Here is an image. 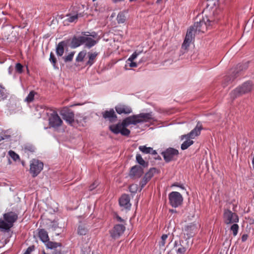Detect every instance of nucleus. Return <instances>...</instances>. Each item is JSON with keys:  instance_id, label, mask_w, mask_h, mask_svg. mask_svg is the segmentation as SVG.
I'll return each instance as SVG.
<instances>
[{"instance_id": "1", "label": "nucleus", "mask_w": 254, "mask_h": 254, "mask_svg": "<svg viewBox=\"0 0 254 254\" xmlns=\"http://www.w3.org/2000/svg\"><path fill=\"white\" fill-rule=\"evenodd\" d=\"M153 119L152 112L134 115L126 118L122 123L110 125L109 129L115 134L121 133L123 136H128L130 131L127 127L130 125H135L138 123L147 122Z\"/></svg>"}, {"instance_id": "2", "label": "nucleus", "mask_w": 254, "mask_h": 254, "mask_svg": "<svg viewBox=\"0 0 254 254\" xmlns=\"http://www.w3.org/2000/svg\"><path fill=\"white\" fill-rule=\"evenodd\" d=\"M253 83L251 81H247L232 90L230 95L232 98L235 99L251 92L253 88Z\"/></svg>"}, {"instance_id": "3", "label": "nucleus", "mask_w": 254, "mask_h": 254, "mask_svg": "<svg viewBox=\"0 0 254 254\" xmlns=\"http://www.w3.org/2000/svg\"><path fill=\"white\" fill-rule=\"evenodd\" d=\"M39 237L44 243L47 249L51 250L61 247L60 243L53 242L49 241V238L47 232L44 229H40L39 231Z\"/></svg>"}, {"instance_id": "4", "label": "nucleus", "mask_w": 254, "mask_h": 254, "mask_svg": "<svg viewBox=\"0 0 254 254\" xmlns=\"http://www.w3.org/2000/svg\"><path fill=\"white\" fill-rule=\"evenodd\" d=\"M210 21L207 18L200 19L199 21L195 22L193 26L191 27H194V30L196 33H204L207 31L208 26L210 25Z\"/></svg>"}, {"instance_id": "5", "label": "nucleus", "mask_w": 254, "mask_h": 254, "mask_svg": "<svg viewBox=\"0 0 254 254\" xmlns=\"http://www.w3.org/2000/svg\"><path fill=\"white\" fill-rule=\"evenodd\" d=\"M49 124L50 127L58 129L63 124V121L56 111H52L49 116Z\"/></svg>"}, {"instance_id": "6", "label": "nucleus", "mask_w": 254, "mask_h": 254, "mask_svg": "<svg viewBox=\"0 0 254 254\" xmlns=\"http://www.w3.org/2000/svg\"><path fill=\"white\" fill-rule=\"evenodd\" d=\"M43 162L37 159H33L30 162V173L33 177H36L43 170Z\"/></svg>"}, {"instance_id": "7", "label": "nucleus", "mask_w": 254, "mask_h": 254, "mask_svg": "<svg viewBox=\"0 0 254 254\" xmlns=\"http://www.w3.org/2000/svg\"><path fill=\"white\" fill-rule=\"evenodd\" d=\"M169 200L170 205L176 208L182 204L183 197L180 192L172 191L169 194Z\"/></svg>"}, {"instance_id": "8", "label": "nucleus", "mask_w": 254, "mask_h": 254, "mask_svg": "<svg viewBox=\"0 0 254 254\" xmlns=\"http://www.w3.org/2000/svg\"><path fill=\"white\" fill-rule=\"evenodd\" d=\"M60 114L68 125H73L74 122V114L72 111L65 107L61 111Z\"/></svg>"}, {"instance_id": "9", "label": "nucleus", "mask_w": 254, "mask_h": 254, "mask_svg": "<svg viewBox=\"0 0 254 254\" xmlns=\"http://www.w3.org/2000/svg\"><path fill=\"white\" fill-rule=\"evenodd\" d=\"M196 33L195 32L194 30V27H190L187 31L185 39L182 45V49L184 50H187L188 49L194 39L195 34Z\"/></svg>"}, {"instance_id": "10", "label": "nucleus", "mask_w": 254, "mask_h": 254, "mask_svg": "<svg viewBox=\"0 0 254 254\" xmlns=\"http://www.w3.org/2000/svg\"><path fill=\"white\" fill-rule=\"evenodd\" d=\"M223 218L224 222L227 224L237 223L239 221L237 214L228 209L224 210Z\"/></svg>"}, {"instance_id": "11", "label": "nucleus", "mask_w": 254, "mask_h": 254, "mask_svg": "<svg viewBox=\"0 0 254 254\" xmlns=\"http://www.w3.org/2000/svg\"><path fill=\"white\" fill-rule=\"evenodd\" d=\"M166 162H169L175 159L179 154L178 150L173 148H169L161 153Z\"/></svg>"}, {"instance_id": "12", "label": "nucleus", "mask_w": 254, "mask_h": 254, "mask_svg": "<svg viewBox=\"0 0 254 254\" xmlns=\"http://www.w3.org/2000/svg\"><path fill=\"white\" fill-rule=\"evenodd\" d=\"M198 227L196 224L194 223H190V224L185 226L183 230L184 235L187 236V238L189 239L193 237L198 232Z\"/></svg>"}, {"instance_id": "13", "label": "nucleus", "mask_w": 254, "mask_h": 254, "mask_svg": "<svg viewBox=\"0 0 254 254\" xmlns=\"http://www.w3.org/2000/svg\"><path fill=\"white\" fill-rule=\"evenodd\" d=\"M125 226L123 224L116 225L110 231L111 236L114 239L119 238L124 232Z\"/></svg>"}, {"instance_id": "14", "label": "nucleus", "mask_w": 254, "mask_h": 254, "mask_svg": "<svg viewBox=\"0 0 254 254\" xmlns=\"http://www.w3.org/2000/svg\"><path fill=\"white\" fill-rule=\"evenodd\" d=\"M17 215L13 212H9L3 215V218L9 229L12 227L13 223L17 220Z\"/></svg>"}, {"instance_id": "15", "label": "nucleus", "mask_w": 254, "mask_h": 254, "mask_svg": "<svg viewBox=\"0 0 254 254\" xmlns=\"http://www.w3.org/2000/svg\"><path fill=\"white\" fill-rule=\"evenodd\" d=\"M201 129V125H199V124H197L193 129H192L189 133L183 135L182 138V139L189 138L193 139L195 136L200 134Z\"/></svg>"}, {"instance_id": "16", "label": "nucleus", "mask_w": 254, "mask_h": 254, "mask_svg": "<svg viewBox=\"0 0 254 254\" xmlns=\"http://www.w3.org/2000/svg\"><path fill=\"white\" fill-rule=\"evenodd\" d=\"M102 114L103 118L108 120L111 123L115 122L117 120V116L113 109L109 111H105Z\"/></svg>"}, {"instance_id": "17", "label": "nucleus", "mask_w": 254, "mask_h": 254, "mask_svg": "<svg viewBox=\"0 0 254 254\" xmlns=\"http://www.w3.org/2000/svg\"><path fill=\"white\" fill-rule=\"evenodd\" d=\"M248 67L247 63L243 64H239L237 65L236 68L232 71L231 77L230 80L233 81L237 76L239 75V72L241 71L246 69Z\"/></svg>"}, {"instance_id": "18", "label": "nucleus", "mask_w": 254, "mask_h": 254, "mask_svg": "<svg viewBox=\"0 0 254 254\" xmlns=\"http://www.w3.org/2000/svg\"><path fill=\"white\" fill-rule=\"evenodd\" d=\"M143 169L142 167L135 165L131 168L130 176L135 178H138L143 175Z\"/></svg>"}, {"instance_id": "19", "label": "nucleus", "mask_w": 254, "mask_h": 254, "mask_svg": "<svg viewBox=\"0 0 254 254\" xmlns=\"http://www.w3.org/2000/svg\"><path fill=\"white\" fill-rule=\"evenodd\" d=\"M116 112L119 114H129L132 112L131 108L126 105L119 104L115 107Z\"/></svg>"}, {"instance_id": "20", "label": "nucleus", "mask_w": 254, "mask_h": 254, "mask_svg": "<svg viewBox=\"0 0 254 254\" xmlns=\"http://www.w3.org/2000/svg\"><path fill=\"white\" fill-rule=\"evenodd\" d=\"M119 204L121 206L124 208H129L131 206L129 196L126 194L122 195L119 199Z\"/></svg>"}, {"instance_id": "21", "label": "nucleus", "mask_w": 254, "mask_h": 254, "mask_svg": "<svg viewBox=\"0 0 254 254\" xmlns=\"http://www.w3.org/2000/svg\"><path fill=\"white\" fill-rule=\"evenodd\" d=\"M84 36L73 37L71 41V47L76 48L84 43Z\"/></svg>"}, {"instance_id": "22", "label": "nucleus", "mask_w": 254, "mask_h": 254, "mask_svg": "<svg viewBox=\"0 0 254 254\" xmlns=\"http://www.w3.org/2000/svg\"><path fill=\"white\" fill-rule=\"evenodd\" d=\"M186 251V249L182 245H177L175 242L174 248L169 252L168 254H173L176 253L177 254H184Z\"/></svg>"}, {"instance_id": "23", "label": "nucleus", "mask_w": 254, "mask_h": 254, "mask_svg": "<svg viewBox=\"0 0 254 254\" xmlns=\"http://www.w3.org/2000/svg\"><path fill=\"white\" fill-rule=\"evenodd\" d=\"M66 45L64 41L60 42L56 48V53L58 56H62L64 53V47Z\"/></svg>"}, {"instance_id": "24", "label": "nucleus", "mask_w": 254, "mask_h": 254, "mask_svg": "<svg viewBox=\"0 0 254 254\" xmlns=\"http://www.w3.org/2000/svg\"><path fill=\"white\" fill-rule=\"evenodd\" d=\"M84 43H85L86 47L88 48H91L97 43L96 41L87 36H84Z\"/></svg>"}, {"instance_id": "25", "label": "nucleus", "mask_w": 254, "mask_h": 254, "mask_svg": "<svg viewBox=\"0 0 254 254\" xmlns=\"http://www.w3.org/2000/svg\"><path fill=\"white\" fill-rule=\"evenodd\" d=\"M88 55L89 60L86 64L91 66L94 63L98 54L96 53H88Z\"/></svg>"}, {"instance_id": "26", "label": "nucleus", "mask_w": 254, "mask_h": 254, "mask_svg": "<svg viewBox=\"0 0 254 254\" xmlns=\"http://www.w3.org/2000/svg\"><path fill=\"white\" fill-rule=\"evenodd\" d=\"M67 18L65 19L68 22H75L77 21V19L79 17L78 14H72L71 13H69L66 15Z\"/></svg>"}, {"instance_id": "27", "label": "nucleus", "mask_w": 254, "mask_h": 254, "mask_svg": "<svg viewBox=\"0 0 254 254\" xmlns=\"http://www.w3.org/2000/svg\"><path fill=\"white\" fill-rule=\"evenodd\" d=\"M88 232V229L84 224H80L77 229L78 234L85 235Z\"/></svg>"}, {"instance_id": "28", "label": "nucleus", "mask_w": 254, "mask_h": 254, "mask_svg": "<svg viewBox=\"0 0 254 254\" xmlns=\"http://www.w3.org/2000/svg\"><path fill=\"white\" fill-rule=\"evenodd\" d=\"M187 140L181 145V149L185 150L193 143V141L190 139V138H186Z\"/></svg>"}, {"instance_id": "29", "label": "nucleus", "mask_w": 254, "mask_h": 254, "mask_svg": "<svg viewBox=\"0 0 254 254\" xmlns=\"http://www.w3.org/2000/svg\"><path fill=\"white\" fill-rule=\"evenodd\" d=\"M36 94H37V93L35 91L32 90L30 91L28 96L25 98V101L27 103L32 102L34 100V96Z\"/></svg>"}, {"instance_id": "30", "label": "nucleus", "mask_w": 254, "mask_h": 254, "mask_svg": "<svg viewBox=\"0 0 254 254\" xmlns=\"http://www.w3.org/2000/svg\"><path fill=\"white\" fill-rule=\"evenodd\" d=\"M156 172V169L155 168H152L150 169V170L147 172L144 175V177L148 179V180H150L151 178L154 176V174Z\"/></svg>"}, {"instance_id": "31", "label": "nucleus", "mask_w": 254, "mask_h": 254, "mask_svg": "<svg viewBox=\"0 0 254 254\" xmlns=\"http://www.w3.org/2000/svg\"><path fill=\"white\" fill-rule=\"evenodd\" d=\"M136 160L137 162L143 167L147 166V163H146L144 159L142 158L141 155L139 154H137L136 155Z\"/></svg>"}, {"instance_id": "32", "label": "nucleus", "mask_w": 254, "mask_h": 254, "mask_svg": "<svg viewBox=\"0 0 254 254\" xmlns=\"http://www.w3.org/2000/svg\"><path fill=\"white\" fill-rule=\"evenodd\" d=\"M117 20L119 24L124 23L126 20V17L123 12H120L117 17Z\"/></svg>"}, {"instance_id": "33", "label": "nucleus", "mask_w": 254, "mask_h": 254, "mask_svg": "<svg viewBox=\"0 0 254 254\" xmlns=\"http://www.w3.org/2000/svg\"><path fill=\"white\" fill-rule=\"evenodd\" d=\"M7 96L6 90L0 85V101L6 99Z\"/></svg>"}, {"instance_id": "34", "label": "nucleus", "mask_w": 254, "mask_h": 254, "mask_svg": "<svg viewBox=\"0 0 254 254\" xmlns=\"http://www.w3.org/2000/svg\"><path fill=\"white\" fill-rule=\"evenodd\" d=\"M138 149L144 154H149L150 151L152 150V147H146L145 145L139 146Z\"/></svg>"}, {"instance_id": "35", "label": "nucleus", "mask_w": 254, "mask_h": 254, "mask_svg": "<svg viewBox=\"0 0 254 254\" xmlns=\"http://www.w3.org/2000/svg\"><path fill=\"white\" fill-rule=\"evenodd\" d=\"M49 60H50V62L52 63V64H53L54 67L55 68H57V66L56 65L57 61V59L55 57L54 54L52 52H51L50 53Z\"/></svg>"}, {"instance_id": "36", "label": "nucleus", "mask_w": 254, "mask_h": 254, "mask_svg": "<svg viewBox=\"0 0 254 254\" xmlns=\"http://www.w3.org/2000/svg\"><path fill=\"white\" fill-rule=\"evenodd\" d=\"M86 55V52L84 51H81L78 54L76 58V61L77 62H82L85 56Z\"/></svg>"}, {"instance_id": "37", "label": "nucleus", "mask_w": 254, "mask_h": 254, "mask_svg": "<svg viewBox=\"0 0 254 254\" xmlns=\"http://www.w3.org/2000/svg\"><path fill=\"white\" fill-rule=\"evenodd\" d=\"M239 228V227L237 224H234L231 226L230 229L233 232L234 236H235L237 235Z\"/></svg>"}, {"instance_id": "38", "label": "nucleus", "mask_w": 254, "mask_h": 254, "mask_svg": "<svg viewBox=\"0 0 254 254\" xmlns=\"http://www.w3.org/2000/svg\"><path fill=\"white\" fill-rule=\"evenodd\" d=\"M168 238V235L167 234H163L161 239V241L159 242V246L160 247H163L165 246L166 244V241Z\"/></svg>"}, {"instance_id": "39", "label": "nucleus", "mask_w": 254, "mask_h": 254, "mask_svg": "<svg viewBox=\"0 0 254 254\" xmlns=\"http://www.w3.org/2000/svg\"><path fill=\"white\" fill-rule=\"evenodd\" d=\"M8 154L14 161H16L17 160L19 159V155L15 153L13 151L10 150L8 152Z\"/></svg>"}, {"instance_id": "40", "label": "nucleus", "mask_w": 254, "mask_h": 254, "mask_svg": "<svg viewBox=\"0 0 254 254\" xmlns=\"http://www.w3.org/2000/svg\"><path fill=\"white\" fill-rule=\"evenodd\" d=\"M0 229L8 230H9V227L8 226L4 220H0Z\"/></svg>"}, {"instance_id": "41", "label": "nucleus", "mask_w": 254, "mask_h": 254, "mask_svg": "<svg viewBox=\"0 0 254 254\" xmlns=\"http://www.w3.org/2000/svg\"><path fill=\"white\" fill-rule=\"evenodd\" d=\"M74 52H71L68 55H67V56L65 57L64 58V62L66 63V62H68L71 61L72 60V59H73V56H74Z\"/></svg>"}, {"instance_id": "42", "label": "nucleus", "mask_w": 254, "mask_h": 254, "mask_svg": "<svg viewBox=\"0 0 254 254\" xmlns=\"http://www.w3.org/2000/svg\"><path fill=\"white\" fill-rule=\"evenodd\" d=\"M140 52H139V53H137L136 52H134L130 56V57L127 59V61L128 62H132V61H134L136 58L139 55V53Z\"/></svg>"}, {"instance_id": "43", "label": "nucleus", "mask_w": 254, "mask_h": 254, "mask_svg": "<svg viewBox=\"0 0 254 254\" xmlns=\"http://www.w3.org/2000/svg\"><path fill=\"white\" fill-rule=\"evenodd\" d=\"M23 65L20 63H17L15 65V69L18 73H22L23 71Z\"/></svg>"}, {"instance_id": "44", "label": "nucleus", "mask_w": 254, "mask_h": 254, "mask_svg": "<svg viewBox=\"0 0 254 254\" xmlns=\"http://www.w3.org/2000/svg\"><path fill=\"white\" fill-rule=\"evenodd\" d=\"M24 150L25 151V152H33L34 151V147L32 145H26L24 148Z\"/></svg>"}, {"instance_id": "45", "label": "nucleus", "mask_w": 254, "mask_h": 254, "mask_svg": "<svg viewBox=\"0 0 254 254\" xmlns=\"http://www.w3.org/2000/svg\"><path fill=\"white\" fill-rule=\"evenodd\" d=\"M148 181H149V180H148V179H146L144 176V177L143 178V179H142V180L141 181V182L140 183V185L141 189H142L146 185V184L147 183V182Z\"/></svg>"}, {"instance_id": "46", "label": "nucleus", "mask_w": 254, "mask_h": 254, "mask_svg": "<svg viewBox=\"0 0 254 254\" xmlns=\"http://www.w3.org/2000/svg\"><path fill=\"white\" fill-rule=\"evenodd\" d=\"M98 185V183L97 182H96V181L94 182L92 185H91L89 186V190H93L94 189H95L97 187Z\"/></svg>"}, {"instance_id": "47", "label": "nucleus", "mask_w": 254, "mask_h": 254, "mask_svg": "<svg viewBox=\"0 0 254 254\" xmlns=\"http://www.w3.org/2000/svg\"><path fill=\"white\" fill-rule=\"evenodd\" d=\"M129 189L131 192H134L137 190V187H136V185H131L129 186Z\"/></svg>"}, {"instance_id": "48", "label": "nucleus", "mask_w": 254, "mask_h": 254, "mask_svg": "<svg viewBox=\"0 0 254 254\" xmlns=\"http://www.w3.org/2000/svg\"><path fill=\"white\" fill-rule=\"evenodd\" d=\"M34 250V247H29L25 252L23 254H30Z\"/></svg>"}, {"instance_id": "49", "label": "nucleus", "mask_w": 254, "mask_h": 254, "mask_svg": "<svg viewBox=\"0 0 254 254\" xmlns=\"http://www.w3.org/2000/svg\"><path fill=\"white\" fill-rule=\"evenodd\" d=\"M129 66L131 67H135L137 66V64L136 63L134 62L133 61L132 62H130Z\"/></svg>"}, {"instance_id": "50", "label": "nucleus", "mask_w": 254, "mask_h": 254, "mask_svg": "<svg viewBox=\"0 0 254 254\" xmlns=\"http://www.w3.org/2000/svg\"><path fill=\"white\" fill-rule=\"evenodd\" d=\"M248 238V235L247 234H244L242 236V242H245Z\"/></svg>"}, {"instance_id": "51", "label": "nucleus", "mask_w": 254, "mask_h": 254, "mask_svg": "<svg viewBox=\"0 0 254 254\" xmlns=\"http://www.w3.org/2000/svg\"><path fill=\"white\" fill-rule=\"evenodd\" d=\"M149 154H152L153 155H154V156L157 155V153L156 151L153 150V148H152V150H151V151H150Z\"/></svg>"}, {"instance_id": "52", "label": "nucleus", "mask_w": 254, "mask_h": 254, "mask_svg": "<svg viewBox=\"0 0 254 254\" xmlns=\"http://www.w3.org/2000/svg\"><path fill=\"white\" fill-rule=\"evenodd\" d=\"M154 158L156 160H161V157L159 155H158V154L157 155H155L154 157Z\"/></svg>"}, {"instance_id": "53", "label": "nucleus", "mask_w": 254, "mask_h": 254, "mask_svg": "<svg viewBox=\"0 0 254 254\" xmlns=\"http://www.w3.org/2000/svg\"><path fill=\"white\" fill-rule=\"evenodd\" d=\"M117 219L118 221H120V222H123L124 221V220L121 217H120L119 216H117Z\"/></svg>"}, {"instance_id": "54", "label": "nucleus", "mask_w": 254, "mask_h": 254, "mask_svg": "<svg viewBox=\"0 0 254 254\" xmlns=\"http://www.w3.org/2000/svg\"><path fill=\"white\" fill-rule=\"evenodd\" d=\"M252 165H253V167L254 169V157H253V160H252Z\"/></svg>"}, {"instance_id": "55", "label": "nucleus", "mask_w": 254, "mask_h": 254, "mask_svg": "<svg viewBox=\"0 0 254 254\" xmlns=\"http://www.w3.org/2000/svg\"><path fill=\"white\" fill-rule=\"evenodd\" d=\"M173 186L179 187V185L176 184H174L173 185Z\"/></svg>"}, {"instance_id": "56", "label": "nucleus", "mask_w": 254, "mask_h": 254, "mask_svg": "<svg viewBox=\"0 0 254 254\" xmlns=\"http://www.w3.org/2000/svg\"><path fill=\"white\" fill-rule=\"evenodd\" d=\"M3 138L2 137H1L0 138V141L1 140H3Z\"/></svg>"}, {"instance_id": "57", "label": "nucleus", "mask_w": 254, "mask_h": 254, "mask_svg": "<svg viewBox=\"0 0 254 254\" xmlns=\"http://www.w3.org/2000/svg\"><path fill=\"white\" fill-rule=\"evenodd\" d=\"M162 0H157V2H160Z\"/></svg>"}, {"instance_id": "58", "label": "nucleus", "mask_w": 254, "mask_h": 254, "mask_svg": "<svg viewBox=\"0 0 254 254\" xmlns=\"http://www.w3.org/2000/svg\"><path fill=\"white\" fill-rule=\"evenodd\" d=\"M136 0H129V1L131 2V1H136Z\"/></svg>"}, {"instance_id": "59", "label": "nucleus", "mask_w": 254, "mask_h": 254, "mask_svg": "<svg viewBox=\"0 0 254 254\" xmlns=\"http://www.w3.org/2000/svg\"><path fill=\"white\" fill-rule=\"evenodd\" d=\"M180 187H181L182 189H184V188L183 187L180 186Z\"/></svg>"}]
</instances>
